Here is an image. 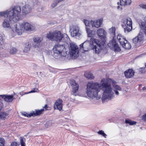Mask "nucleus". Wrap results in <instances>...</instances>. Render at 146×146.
<instances>
[{
    "instance_id": "f257e3e1",
    "label": "nucleus",
    "mask_w": 146,
    "mask_h": 146,
    "mask_svg": "<svg viewBox=\"0 0 146 146\" xmlns=\"http://www.w3.org/2000/svg\"><path fill=\"white\" fill-rule=\"evenodd\" d=\"M114 81L110 78L106 80L102 79L101 81V83L98 82H89L87 85L86 89V93L87 96L90 98L93 99L95 98L98 100L101 98L98 93L102 89L103 93L102 99L103 102L106 100H110L114 97V93L117 96L119 95V91H121L122 89L121 87L117 84L113 85L112 88L111 86L112 83H113Z\"/></svg>"
},
{
    "instance_id": "f03ea898",
    "label": "nucleus",
    "mask_w": 146,
    "mask_h": 146,
    "mask_svg": "<svg viewBox=\"0 0 146 146\" xmlns=\"http://www.w3.org/2000/svg\"><path fill=\"white\" fill-rule=\"evenodd\" d=\"M21 11V7L17 6L12 9H9L5 11L0 12V16L8 17L5 19L3 22V27L4 28H10L9 21L12 23L18 21L20 19Z\"/></svg>"
},
{
    "instance_id": "7ed1b4c3",
    "label": "nucleus",
    "mask_w": 146,
    "mask_h": 146,
    "mask_svg": "<svg viewBox=\"0 0 146 146\" xmlns=\"http://www.w3.org/2000/svg\"><path fill=\"white\" fill-rule=\"evenodd\" d=\"M104 46L103 44L98 40L93 38H90V40H87L80 45V48L84 51H87L91 48L96 53H99Z\"/></svg>"
},
{
    "instance_id": "20e7f679",
    "label": "nucleus",
    "mask_w": 146,
    "mask_h": 146,
    "mask_svg": "<svg viewBox=\"0 0 146 146\" xmlns=\"http://www.w3.org/2000/svg\"><path fill=\"white\" fill-rule=\"evenodd\" d=\"M46 37L52 40L60 42L63 40L66 42L69 40V37L67 35L62 34L60 31H50L48 33Z\"/></svg>"
},
{
    "instance_id": "39448f33",
    "label": "nucleus",
    "mask_w": 146,
    "mask_h": 146,
    "mask_svg": "<svg viewBox=\"0 0 146 146\" xmlns=\"http://www.w3.org/2000/svg\"><path fill=\"white\" fill-rule=\"evenodd\" d=\"M64 46L63 44L57 43L55 45L53 48V52L54 54L65 57L66 56L67 54L65 51H64Z\"/></svg>"
},
{
    "instance_id": "423d86ee",
    "label": "nucleus",
    "mask_w": 146,
    "mask_h": 146,
    "mask_svg": "<svg viewBox=\"0 0 146 146\" xmlns=\"http://www.w3.org/2000/svg\"><path fill=\"white\" fill-rule=\"evenodd\" d=\"M123 24L122 27L123 28L125 33L130 31L132 29V21L131 18H127L123 19Z\"/></svg>"
},
{
    "instance_id": "0eeeda50",
    "label": "nucleus",
    "mask_w": 146,
    "mask_h": 146,
    "mask_svg": "<svg viewBox=\"0 0 146 146\" xmlns=\"http://www.w3.org/2000/svg\"><path fill=\"white\" fill-rule=\"evenodd\" d=\"M70 55L74 57L78 56L79 50L78 46L74 42L70 44Z\"/></svg>"
},
{
    "instance_id": "6e6552de",
    "label": "nucleus",
    "mask_w": 146,
    "mask_h": 146,
    "mask_svg": "<svg viewBox=\"0 0 146 146\" xmlns=\"http://www.w3.org/2000/svg\"><path fill=\"white\" fill-rule=\"evenodd\" d=\"M71 35L72 37L79 38L81 35L79 27L77 25H72L70 27Z\"/></svg>"
},
{
    "instance_id": "1a4fd4ad",
    "label": "nucleus",
    "mask_w": 146,
    "mask_h": 146,
    "mask_svg": "<svg viewBox=\"0 0 146 146\" xmlns=\"http://www.w3.org/2000/svg\"><path fill=\"white\" fill-rule=\"evenodd\" d=\"M12 29L13 32L15 31L18 35H21L22 32L24 31L23 23L21 24L19 23H15L13 26L12 27Z\"/></svg>"
},
{
    "instance_id": "9d476101",
    "label": "nucleus",
    "mask_w": 146,
    "mask_h": 146,
    "mask_svg": "<svg viewBox=\"0 0 146 146\" xmlns=\"http://www.w3.org/2000/svg\"><path fill=\"white\" fill-rule=\"evenodd\" d=\"M108 46L114 51L119 52L121 50L120 48L114 39H112L108 44Z\"/></svg>"
},
{
    "instance_id": "9b49d317",
    "label": "nucleus",
    "mask_w": 146,
    "mask_h": 146,
    "mask_svg": "<svg viewBox=\"0 0 146 146\" xmlns=\"http://www.w3.org/2000/svg\"><path fill=\"white\" fill-rule=\"evenodd\" d=\"M98 36L102 40L103 42L105 43L106 40V32L103 28L98 29L97 31Z\"/></svg>"
},
{
    "instance_id": "f8f14e48",
    "label": "nucleus",
    "mask_w": 146,
    "mask_h": 146,
    "mask_svg": "<svg viewBox=\"0 0 146 146\" xmlns=\"http://www.w3.org/2000/svg\"><path fill=\"white\" fill-rule=\"evenodd\" d=\"M103 19L100 18L94 21L91 20V23L92 27L98 28L100 27L102 24Z\"/></svg>"
},
{
    "instance_id": "ddd939ff",
    "label": "nucleus",
    "mask_w": 146,
    "mask_h": 146,
    "mask_svg": "<svg viewBox=\"0 0 146 146\" xmlns=\"http://www.w3.org/2000/svg\"><path fill=\"white\" fill-rule=\"evenodd\" d=\"M70 84L72 88V94H74L76 93L78 89V84L76 83L75 81L74 80H70Z\"/></svg>"
},
{
    "instance_id": "4468645a",
    "label": "nucleus",
    "mask_w": 146,
    "mask_h": 146,
    "mask_svg": "<svg viewBox=\"0 0 146 146\" xmlns=\"http://www.w3.org/2000/svg\"><path fill=\"white\" fill-rule=\"evenodd\" d=\"M31 7L28 4H25L23 7L22 12L23 15H26L30 13L32 11Z\"/></svg>"
},
{
    "instance_id": "2eb2a0df",
    "label": "nucleus",
    "mask_w": 146,
    "mask_h": 146,
    "mask_svg": "<svg viewBox=\"0 0 146 146\" xmlns=\"http://www.w3.org/2000/svg\"><path fill=\"white\" fill-rule=\"evenodd\" d=\"M47 104H45L43 108L40 110H36L32 112L31 115L33 116L39 115L41 114L44 110H48Z\"/></svg>"
},
{
    "instance_id": "dca6fc26",
    "label": "nucleus",
    "mask_w": 146,
    "mask_h": 146,
    "mask_svg": "<svg viewBox=\"0 0 146 146\" xmlns=\"http://www.w3.org/2000/svg\"><path fill=\"white\" fill-rule=\"evenodd\" d=\"M33 41L36 43V44L33 45L34 48H38L41 46L40 43L42 40V38L39 37H34L33 38Z\"/></svg>"
},
{
    "instance_id": "f3484780",
    "label": "nucleus",
    "mask_w": 146,
    "mask_h": 146,
    "mask_svg": "<svg viewBox=\"0 0 146 146\" xmlns=\"http://www.w3.org/2000/svg\"><path fill=\"white\" fill-rule=\"evenodd\" d=\"M62 101L61 99H59L57 100L55 102L54 106V108L55 109H58L59 110L62 109Z\"/></svg>"
},
{
    "instance_id": "a211bd4d",
    "label": "nucleus",
    "mask_w": 146,
    "mask_h": 146,
    "mask_svg": "<svg viewBox=\"0 0 146 146\" xmlns=\"http://www.w3.org/2000/svg\"><path fill=\"white\" fill-rule=\"evenodd\" d=\"M3 99L4 100L7 102H11L13 100L14 98L12 95H1V99Z\"/></svg>"
},
{
    "instance_id": "6ab92c4d",
    "label": "nucleus",
    "mask_w": 146,
    "mask_h": 146,
    "mask_svg": "<svg viewBox=\"0 0 146 146\" xmlns=\"http://www.w3.org/2000/svg\"><path fill=\"white\" fill-rule=\"evenodd\" d=\"M134 71L131 69L127 70L124 73L126 78H130L133 77L134 74Z\"/></svg>"
},
{
    "instance_id": "aec40b11",
    "label": "nucleus",
    "mask_w": 146,
    "mask_h": 146,
    "mask_svg": "<svg viewBox=\"0 0 146 146\" xmlns=\"http://www.w3.org/2000/svg\"><path fill=\"white\" fill-rule=\"evenodd\" d=\"M143 36L142 33L140 32L137 36L133 38V41L134 44H136L137 42H141L143 40Z\"/></svg>"
},
{
    "instance_id": "412c9836",
    "label": "nucleus",
    "mask_w": 146,
    "mask_h": 146,
    "mask_svg": "<svg viewBox=\"0 0 146 146\" xmlns=\"http://www.w3.org/2000/svg\"><path fill=\"white\" fill-rule=\"evenodd\" d=\"M24 30L26 31H32L34 29V27L32 25L28 23H23Z\"/></svg>"
},
{
    "instance_id": "4be33fe9",
    "label": "nucleus",
    "mask_w": 146,
    "mask_h": 146,
    "mask_svg": "<svg viewBox=\"0 0 146 146\" xmlns=\"http://www.w3.org/2000/svg\"><path fill=\"white\" fill-rule=\"evenodd\" d=\"M117 39L121 45H123L125 41L127 40L125 39L124 37L122 36L120 34H119L117 35Z\"/></svg>"
},
{
    "instance_id": "5701e85b",
    "label": "nucleus",
    "mask_w": 146,
    "mask_h": 146,
    "mask_svg": "<svg viewBox=\"0 0 146 146\" xmlns=\"http://www.w3.org/2000/svg\"><path fill=\"white\" fill-rule=\"evenodd\" d=\"M131 0H120V5H129L132 3Z\"/></svg>"
},
{
    "instance_id": "b1692460",
    "label": "nucleus",
    "mask_w": 146,
    "mask_h": 146,
    "mask_svg": "<svg viewBox=\"0 0 146 146\" xmlns=\"http://www.w3.org/2000/svg\"><path fill=\"white\" fill-rule=\"evenodd\" d=\"M31 45L29 42H26L25 44V47L23 51L24 52H27L29 51L30 50Z\"/></svg>"
},
{
    "instance_id": "393cba45",
    "label": "nucleus",
    "mask_w": 146,
    "mask_h": 146,
    "mask_svg": "<svg viewBox=\"0 0 146 146\" xmlns=\"http://www.w3.org/2000/svg\"><path fill=\"white\" fill-rule=\"evenodd\" d=\"M121 46L124 48L127 49H129L131 47V45L128 42L127 40L125 41V42Z\"/></svg>"
},
{
    "instance_id": "a878e982",
    "label": "nucleus",
    "mask_w": 146,
    "mask_h": 146,
    "mask_svg": "<svg viewBox=\"0 0 146 146\" xmlns=\"http://www.w3.org/2000/svg\"><path fill=\"white\" fill-rule=\"evenodd\" d=\"M140 28L141 31L143 32L146 35V24L145 23H141Z\"/></svg>"
},
{
    "instance_id": "bb28decb",
    "label": "nucleus",
    "mask_w": 146,
    "mask_h": 146,
    "mask_svg": "<svg viewBox=\"0 0 146 146\" xmlns=\"http://www.w3.org/2000/svg\"><path fill=\"white\" fill-rule=\"evenodd\" d=\"M38 90L37 88H34L33 90H32L31 91L28 92H21L20 93V94L21 96H23L25 94H28L34 93L35 92H38Z\"/></svg>"
},
{
    "instance_id": "cd10ccee",
    "label": "nucleus",
    "mask_w": 146,
    "mask_h": 146,
    "mask_svg": "<svg viewBox=\"0 0 146 146\" xmlns=\"http://www.w3.org/2000/svg\"><path fill=\"white\" fill-rule=\"evenodd\" d=\"M84 76L87 78L93 79H94V77L93 76L92 74L88 72H85L84 74Z\"/></svg>"
},
{
    "instance_id": "c85d7f7f",
    "label": "nucleus",
    "mask_w": 146,
    "mask_h": 146,
    "mask_svg": "<svg viewBox=\"0 0 146 146\" xmlns=\"http://www.w3.org/2000/svg\"><path fill=\"white\" fill-rule=\"evenodd\" d=\"M86 30L88 33V37H93L94 36V34L93 33V32L91 31L90 29L88 27H86Z\"/></svg>"
},
{
    "instance_id": "c756f323",
    "label": "nucleus",
    "mask_w": 146,
    "mask_h": 146,
    "mask_svg": "<svg viewBox=\"0 0 146 146\" xmlns=\"http://www.w3.org/2000/svg\"><path fill=\"white\" fill-rule=\"evenodd\" d=\"M53 123L51 121H48L44 124V127L45 128H48L51 127Z\"/></svg>"
},
{
    "instance_id": "7c9ffc66",
    "label": "nucleus",
    "mask_w": 146,
    "mask_h": 146,
    "mask_svg": "<svg viewBox=\"0 0 146 146\" xmlns=\"http://www.w3.org/2000/svg\"><path fill=\"white\" fill-rule=\"evenodd\" d=\"M17 51V49L16 48L12 47L10 49L9 52L11 54H16Z\"/></svg>"
},
{
    "instance_id": "2f4dec72",
    "label": "nucleus",
    "mask_w": 146,
    "mask_h": 146,
    "mask_svg": "<svg viewBox=\"0 0 146 146\" xmlns=\"http://www.w3.org/2000/svg\"><path fill=\"white\" fill-rule=\"evenodd\" d=\"M8 117V114L5 112H2L0 113V117L1 119H5Z\"/></svg>"
},
{
    "instance_id": "473e14b6",
    "label": "nucleus",
    "mask_w": 146,
    "mask_h": 146,
    "mask_svg": "<svg viewBox=\"0 0 146 146\" xmlns=\"http://www.w3.org/2000/svg\"><path fill=\"white\" fill-rule=\"evenodd\" d=\"M62 1V0H54L51 5L52 7L54 8L56 7L59 3Z\"/></svg>"
},
{
    "instance_id": "72a5a7b5",
    "label": "nucleus",
    "mask_w": 146,
    "mask_h": 146,
    "mask_svg": "<svg viewBox=\"0 0 146 146\" xmlns=\"http://www.w3.org/2000/svg\"><path fill=\"white\" fill-rule=\"evenodd\" d=\"M109 31L110 34H111L115 36V28L114 27H112L109 29Z\"/></svg>"
},
{
    "instance_id": "f704fd0d",
    "label": "nucleus",
    "mask_w": 146,
    "mask_h": 146,
    "mask_svg": "<svg viewBox=\"0 0 146 146\" xmlns=\"http://www.w3.org/2000/svg\"><path fill=\"white\" fill-rule=\"evenodd\" d=\"M125 123H126L129 124L131 125H133L135 124L136 122V121H132L129 119H126L125 120Z\"/></svg>"
},
{
    "instance_id": "c9c22d12",
    "label": "nucleus",
    "mask_w": 146,
    "mask_h": 146,
    "mask_svg": "<svg viewBox=\"0 0 146 146\" xmlns=\"http://www.w3.org/2000/svg\"><path fill=\"white\" fill-rule=\"evenodd\" d=\"M25 139L23 137H21L20 139V142L21 146H25Z\"/></svg>"
},
{
    "instance_id": "e433bc0d",
    "label": "nucleus",
    "mask_w": 146,
    "mask_h": 146,
    "mask_svg": "<svg viewBox=\"0 0 146 146\" xmlns=\"http://www.w3.org/2000/svg\"><path fill=\"white\" fill-rule=\"evenodd\" d=\"M97 133L99 135H102L103 136L106 138L107 136V135L104 133V131L102 130H99L97 132Z\"/></svg>"
},
{
    "instance_id": "4c0bfd02",
    "label": "nucleus",
    "mask_w": 146,
    "mask_h": 146,
    "mask_svg": "<svg viewBox=\"0 0 146 146\" xmlns=\"http://www.w3.org/2000/svg\"><path fill=\"white\" fill-rule=\"evenodd\" d=\"M145 66V67H142L139 68V71L140 73H144L145 72L146 70V62Z\"/></svg>"
},
{
    "instance_id": "58836bf2",
    "label": "nucleus",
    "mask_w": 146,
    "mask_h": 146,
    "mask_svg": "<svg viewBox=\"0 0 146 146\" xmlns=\"http://www.w3.org/2000/svg\"><path fill=\"white\" fill-rule=\"evenodd\" d=\"M84 22L86 26H89L91 25V21H88L86 19H84Z\"/></svg>"
},
{
    "instance_id": "ea45409f",
    "label": "nucleus",
    "mask_w": 146,
    "mask_h": 146,
    "mask_svg": "<svg viewBox=\"0 0 146 146\" xmlns=\"http://www.w3.org/2000/svg\"><path fill=\"white\" fill-rule=\"evenodd\" d=\"M5 143V140L3 138H0V146H3Z\"/></svg>"
},
{
    "instance_id": "a19ab883",
    "label": "nucleus",
    "mask_w": 146,
    "mask_h": 146,
    "mask_svg": "<svg viewBox=\"0 0 146 146\" xmlns=\"http://www.w3.org/2000/svg\"><path fill=\"white\" fill-rule=\"evenodd\" d=\"M22 114L24 116L27 117H30L31 116H32V115H31L32 112L29 114L26 112H24Z\"/></svg>"
},
{
    "instance_id": "79ce46f5",
    "label": "nucleus",
    "mask_w": 146,
    "mask_h": 146,
    "mask_svg": "<svg viewBox=\"0 0 146 146\" xmlns=\"http://www.w3.org/2000/svg\"><path fill=\"white\" fill-rule=\"evenodd\" d=\"M19 145V144L15 142H13L11 144V146H17Z\"/></svg>"
},
{
    "instance_id": "37998d69",
    "label": "nucleus",
    "mask_w": 146,
    "mask_h": 146,
    "mask_svg": "<svg viewBox=\"0 0 146 146\" xmlns=\"http://www.w3.org/2000/svg\"><path fill=\"white\" fill-rule=\"evenodd\" d=\"M139 6L143 9H146V4H139Z\"/></svg>"
},
{
    "instance_id": "c03bdc74",
    "label": "nucleus",
    "mask_w": 146,
    "mask_h": 146,
    "mask_svg": "<svg viewBox=\"0 0 146 146\" xmlns=\"http://www.w3.org/2000/svg\"><path fill=\"white\" fill-rule=\"evenodd\" d=\"M3 39L2 36H0V46L3 43Z\"/></svg>"
},
{
    "instance_id": "a18cd8bd",
    "label": "nucleus",
    "mask_w": 146,
    "mask_h": 146,
    "mask_svg": "<svg viewBox=\"0 0 146 146\" xmlns=\"http://www.w3.org/2000/svg\"><path fill=\"white\" fill-rule=\"evenodd\" d=\"M117 8L119 10L121 11L123 9L120 6H118Z\"/></svg>"
},
{
    "instance_id": "49530a36",
    "label": "nucleus",
    "mask_w": 146,
    "mask_h": 146,
    "mask_svg": "<svg viewBox=\"0 0 146 146\" xmlns=\"http://www.w3.org/2000/svg\"><path fill=\"white\" fill-rule=\"evenodd\" d=\"M143 119L144 120L146 121V113L143 116Z\"/></svg>"
},
{
    "instance_id": "de8ad7c7",
    "label": "nucleus",
    "mask_w": 146,
    "mask_h": 146,
    "mask_svg": "<svg viewBox=\"0 0 146 146\" xmlns=\"http://www.w3.org/2000/svg\"><path fill=\"white\" fill-rule=\"evenodd\" d=\"M3 104L0 102V110L2 109Z\"/></svg>"
},
{
    "instance_id": "09e8293b",
    "label": "nucleus",
    "mask_w": 146,
    "mask_h": 146,
    "mask_svg": "<svg viewBox=\"0 0 146 146\" xmlns=\"http://www.w3.org/2000/svg\"><path fill=\"white\" fill-rule=\"evenodd\" d=\"M144 20L145 21V24H146V16H145L144 19Z\"/></svg>"
},
{
    "instance_id": "8fccbe9b",
    "label": "nucleus",
    "mask_w": 146,
    "mask_h": 146,
    "mask_svg": "<svg viewBox=\"0 0 146 146\" xmlns=\"http://www.w3.org/2000/svg\"><path fill=\"white\" fill-rule=\"evenodd\" d=\"M117 4L118 5H119V4H120V2H118L117 3Z\"/></svg>"
},
{
    "instance_id": "3c124183",
    "label": "nucleus",
    "mask_w": 146,
    "mask_h": 146,
    "mask_svg": "<svg viewBox=\"0 0 146 146\" xmlns=\"http://www.w3.org/2000/svg\"><path fill=\"white\" fill-rule=\"evenodd\" d=\"M1 100V95H0V100Z\"/></svg>"
},
{
    "instance_id": "603ef678",
    "label": "nucleus",
    "mask_w": 146,
    "mask_h": 146,
    "mask_svg": "<svg viewBox=\"0 0 146 146\" xmlns=\"http://www.w3.org/2000/svg\"><path fill=\"white\" fill-rule=\"evenodd\" d=\"M145 88H145V87H143V90H144V89H145Z\"/></svg>"
}]
</instances>
